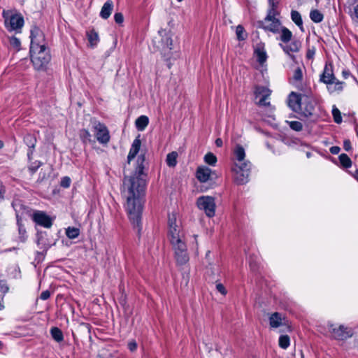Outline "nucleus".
Segmentation results:
<instances>
[{"mask_svg": "<svg viewBox=\"0 0 358 358\" xmlns=\"http://www.w3.org/2000/svg\"><path fill=\"white\" fill-rule=\"evenodd\" d=\"M289 127L296 131H301L303 129V124L299 121H287Z\"/></svg>", "mask_w": 358, "mask_h": 358, "instance_id": "nucleus-37", "label": "nucleus"}, {"mask_svg": "<svg viewBox=\"0 0 358 358\" xmlns=\"http://www.w3.org/2000/svg\"><path fill=\"white\" fill-rule=\"evenodd\" d=\"M235 162L231 167L234 174V179L236 184L243 185L249 181V176L251 169V164L245 161V152L244 148L236 145L234 150Z\"/></svg>", "mask_w": 358, "mask_h": 358, "instance_id": "nucleus-3", "label": "nucleus"}, {"mask_svg": "<svg viewBox=\"0 0 358 358\" xmlns=\"http://www.w3.org/2000/svg\"><path fill=\"white\" fill-rule=\"evenodd\" d=\"M145 161V155L141 154L137 158L134 173L129 177H125L123 182L122 194L127 201L126 210L138 232L141 230V215L146 187V174L144 173Z\"/></svg>", "mask_w": 358, "mask_h": 358, "instance_id": "nucleus-1", "label": "nucleus"}, {"mask_svg": "<svg viewBox=\"0 0 358 358\" xmlns=\"http://www.w3.org/2000/svg\"><path fill=\"white\" fill-rule=\"evenodd\" d=\"M299 111L304 117H308L313 115L315 111V101L312 97L305 96L302 100Z\"/></svg>", "mask_w": 358, "mask_h": 358, "instance_id": "nucleus-15", "label": "nucleus"}, {"mask_svg": "<svg viewBox=\"0 0 358 358\" xmlns=\"http://www.w3.org/2000/svg\"><path fill=\"white\" fill-rule=\"evenodd\" d=\"M292 20L299 27L301 31H303V21L301 14L296 10H292L291 12Z\"/></svg>", "mask_w": 358, "mask_h": 358, "instance_id": "nucleus-25", "label": "nucleus"}, {"mask_svg": "<svg viewBox=\"0 0 358 358\" xmlns=\"http://www.w3.org/2000/svg\"><path fill=\"white\" fill-rule=\"evenodd\" d=\"M303 99L301 95L294 92L288 96L287 103L289 107L294 112H299Z\"/></svg>", "mask_w": 358, "mask_h": 358, "instance_id": "nucleus-18", "label": "nucleus"}, {"mask_svg": "<svg viewBox=\"0 0 358 358\" xmlns=\"http://www.w3.org/2000/svg\"><path fill=\"white\" fill-rule=\"evenodd\" d=\"M338 159L341 166L343 168L348 169L352 166V160L346 154H341L338 157Z\"/></svg>", "mask_w": 358, "mask_h": 358, "instance_id": "nucleus-27", "label": "nucleus"}, {"mask_svg": "<svg viewBox=\"0 0 358 358\" xmlns=\"http://www.w3.org/2000/svg\"><path fill=\"white\" fill-rule=\"evenodd\" d=\"M330 152L333 155H338L341 151V148L338 146H332L329 149Z\"/></svg>", "mask_w": 358, "mask_h": 358, "instance_id": "nucleus-51", "label": "nucleus"}, {"mask_svg": "<svg viewBox=\"0 0 358 358\" xmlns=\"http://www.w3.org/2000/svg\"><path fill=\"white\" fill-rule=\"evenodd\" d=\"M114 20L116 23L121 24L124 20V17L122 13H117L114 15Z\"/></svg>", "mask_w": 358, "mask_h": 358, "instance_id": "nucleus-45", "label": "nucleus"}, {"mask_svg": "<svg viewBox=\"0 0 358 358\" xmlns=\"http://www.w3.org/2000/svg\"><path fill=\"white\" fill-rule=\"evenodd\" d=\"M255 94L256 99L259 97L257 104L259 106L267 107L268 116L273 117L274 108L271 106L270 102L267 101L271 94L270 90L264 86H257L255 87Z\"/></svg>", "mask_w": 358, "mask_h": 358, "instance_id": "nucleus-10", "label": "nucleus"}, {"mask_svg": "<svg viewBox=\"0 0 358 358\" xmlns=\"http://www.w3.org/2000/svg\"><path fill=\"white\" fill-rule=\"evenodd\" d=\"M24 141L27 144V145L29 148V149H33L35 147L36 139L34 136L31 134H27L24 138ZM32 150H30L28 152V155L29 156L32 154Z\"/></svg>", "mask_w": 358, "mask_h": 358, "instance_id": "nucleus-26", "label": "nucleus"}, {"mask_svg": "<svg viewBox=\"0 0 358 358\" xmlns=\"http://www.w3.org/2000/svg\"><path fill=\"white\" fill-rule=\"evenodd\" d=\"M343 148L345 151H350L352 150L351 142L349 139H346L344 141Z\"/></svg>", "mask_w": 358, "mask_h": 358, "instance_id": "nucleus-47", "label": "nucleus"}, {"mask_svg": "<svg viewBox=\"0 0 358 358\" xmlns=\"http://www.w3.org/2000/svg\"><path fill=\"white\" fill-rule=\"evenodd\" d=\"M278 14V11H268L266 17L264 20L259 22V27L266 31H271L274 34L279 33L280 34L281 29L284 27L281 26L280 21L275 17Z\"/></svg>", "mask_w": 358, "mask_h": 358, "instance_id": "nucleus-7", "label": "nucleus"}, {"mask_svg": "<svg viewBox=\"0 0 358 358\" xmlns=\"http://www.w3.org/2000/svg\"><path fill=\"white\" fill-rule=\"evenodd\" d=\"M334 83L336 84L334 89L331 90V87H329V90H330L331 92L334 91H336V90H338V91L342 90V89H343L342 84L343 83L341 82H339V81L336 82L335 81Z\"/></svg>", "mask_w": 358, "mask_h": 358, "instance_id": "nucleus-50", "label": "nucleus"}, {"mask_svg": "<svg viewBox=\"0 0 358 358\" xmlns=\"http://www.w3.org/2000/svg\"><path fill=\"white\" fill-rule=\"evenodd\" d=\"M80 137L81 138L83 139V141L84 142H86V141H90L91 139V134L90 133L86 130V129H83L81 131H80Z\"/></svg>", "mask_w": 358, "mask_h": 358, "instance_id": "nucleus-42", "label": "nucleus"}, {"mask_svg": "<svg viewBox=\"0 0 358 358\" xmlns=\"http://www.w3.org/2000/svg\"><path fill=\"white\" fill-rule=\"evenodd\" d=\"M17 224L18 227L19 240L20 241L24 243L27 238V231L25 227L22 223V220L20 217L18 213H16Z\"/></svg>", "mask_w": 358, "mask_h": 358, "instance_id": "nucleus-21", "label": "nucleus"}, {"mask_svg": "<svg viewBox=\"0 0 358 358\" xmlns=\"http://www.w3.org/2000/svg\"><path fill=\"white\" fill-rule=\"evenodd\" d=\"M32 219L37 224L45 228H50L52 225V219L43 211L35 212Z\"/></svg>", "mask_w": 358, "mask_h": 358, "instance_id": "nucleus-16", "label": "nucleus"}, {"mask_svg": "<svg viewBox=\"0 0 358 358\" xmlns=\"http://www.w3.org/2000/svg\"><path fill=\"white\" fill-rule=\"evenodd\" d=\"M71 182V178L68 176H64L61 179L60 185L64 188H68L70 187Z\"/></svg>", "mask_w": 358, "mask_h": 358, "instance_id": "nucleus-40", "label": "nucleus"}, {"mask_svg": "<svg viewBox=\"0 0 358 358\" xmlns=\"http://www.w3.org/2000/svg\"><path fill=\"white\" fill-rule=\"evenodd\" d=\"M3 146V143L1 141H0V149L2 148Z\"/></svg>", "mask_w": 358, "mask_h": 358, "instance_id": "nucleus-58", "label": "nucleus"}, {"mask_svg": "<svg viewBox=\"0 0 358 358\" xmlns=\"http://www.w3.org/2000/svg\"><path fill=\"white\" fill-rule=\"evenodd\" d=\"M2 346H3V343L0 341V349L1 348Z\"/></svg>", "mask_w": 358, "mask_h": 358, "instance_id": "nucleus-61", "label": "nucleus"}, {"mask_svg": "<svg viewBox=\"0 0 358 358\" xmlns=\"http://www.w3.org/2000/svg\"><path fill=\"white\" fill-rule=\"evenodd\" d=\"M113 8V3L112 1H107L101 8L100 16L103 19H108L111 14Z\"/></svg>", "mask_w": 358, "mask_h": 358, "instance_id": "nucleus-22", "label": "nucleus"}, {"mask_svg": "<svg viewBox=\"0 0 358 358\" xmlns=\"http://www.w3.org/2000/svg\"><path fill=\"white\" fill-rule=\"evenodd\" d=\"M66 235L70 239L76 238L80 235V229L76 227H69L66 229Z\"/></svg>", "mask_w": 358, "mask_h": 358, "instance_id": "nucleus-28", "label": "nucleus"}, {"mask_svg": "<svg viewBox=\"0 0 358 358\" xmlns=\"http://www.w3.org/2000/svg\"><path fill=\"white\" fill-rule=\"evenodd\" d=\"M50 334L52 338L57 343H60L64 340V336L62 330L58 327H52Z\"/></svg>", "mask_w": 358, "mask_h": 358, "instance_id": "nucleus-24", "label": "nucleus"}, {"mask_svg": "<svg viewBox=\"0 0 358 358\" xmlns=\"http://www.w3.org/2000/svg\"><path fill=\"white\" fill-rule=\"evenodd\" d=\"M196 177L201 182H206L213 181L217 178L216 173L207 166L198 167L196 172Z\"/></svg>", "mask_w": 358, "mask_h": 358, "instance_id": "nucleus-14", "label": "nucleus"}, {"mask_svg": "<svg viewBox=\"0 0 358 358\" xmlns=\"http://www.w3.org/2000/svg\"><path fill=\"white\" fill-rule=\"evenodd\" d=\"M38 244H40L41 243V238H38V241H37Z\"/></svg>", "mask_w": 358, "mask_h": 358, "instance_id": "nucleus-60", "label": "nucleus"}, {"mask_svg": "<svg viewBox=\"0 0 358 358\" xmlns=\"http://www.w3.org/2000/svg\"><path fill=\"white\" fill-rule=\"evenodd\" d=\"M168 236L174 250L175 258L178 265H184L189 261V255L185 243V235L180 222L176 220V214H169L168 217Z\"/></svg>", "mask_w": 358, "mask_h": 358, "instance_id": "nucleus-2", "label": "nucleus"}, {"mask_svg": "<svg viewBox=\"0 0 358 358\" xmlns=\"http://www.w3.org/2000/svg\"><path fill=\"white\" fill-rule=\"evenodd\" d=\"M31 60L35 69L44 71L49 64L51 56L47 46L30 48Z\"/></svg>", "mask_w": 358, "mask_h": 358, "instance_id": "nucleus-5", "label": "nucleus"}, {"mask_svg": "<svg viewBox=\"0 0 358 358\" xmlns=\"http://www.w3.org/2000/svg\"><path fill=\"white\" fill-rule=\"evenodd\" d=\"M332 115L334 117V120L336 123L340 124L342 122L341 113L339 109L336 106H333Z\"/></svg>", "mask_w": 358, "mask_h": 358, "instance_id": "nucleus-36", "label": "nucleus"}, {"mask_svg": "<svg viewBox=\"0 0 358 358\" xmlns=\"http://www.w3.org/2000/svg\"><path fill=\"white\" fill-rule=\"evenodd\" d=\"M349 173L358 182V169H357L354 173Z\"/></svg>", "mask_w": 358, "mask_h": 358, "instance_id": "nucleus-54", "label": "nucleus"}, {"mask_svg": "<svg viewBox=\"0 0 358 358\" xmlns=\"http://www.w3.org/2000/svg\"><path fill=\"white\" fill-rule=\"evenodd\" d=\"M40 166V164H38L36 167H31L30 168V170L34 173L35 172L37 169Z\"/></svg>", "mask_w": 358, "mask_h": 358, "instance_id": "nucleus-56", "label": "nucleus"}, {"mask_svg": "<svg viewBox=\"0 0 358 358\" xmlns=\"http://www.w3.org/2000/svg\"><path fill=\"white\" fill-rule=\"evenodd\" d=\"M217 157L216 156L212 153V152H208L204 156V162L210 166H215L217 163Z\"/></svg>", "mask_w": 358, "mask_h": 358, "instance_id": "nucleus-34", "label": "nucleus"}, {"mask_svg": "<svg viewBox=\"0 0 358 358\" xmlns=\"http://www.w3.org/2000/svg\"><path fill=\"white\" fill-rule=\"evenodd\" d=\"M351 17L354 22L358 24V3L353 7V11L351 13Z\"/></svg>", "mask_w": 358, "mask_h": 358, "instance_id": "nucleus-41", "label": "nucleus"}, {"mask_svg": "<svg viewBox=\"0 0 358 358\" xmlns=\"http://www.w3.org/2000/svg\"><path fill=\"white\" fill-rule=\"evenodd\" d=\"M268 3H269V6H270L268 11H271L272 10H273L274 11H277V10H276L277 6H278L277 0H268Z\"/></svg>", "mask_w": 358, "mask_h": 358, "instance_id": "nucleus-43", "label": "nucleus"}, {"mask_svg": "<svg viewBox=\"0 0 358 358\" xmlns=\"http://www.w3.org/2000/svg\"><path fill=\"white\" fill-rule=\"evenodd\" d=\"M303 78V72L301 68L298 67L295 69L292 78V83L297 85L298 83L301 82Z\"/></svg>", "mask_w": 358, "mask_h": 358, "instance_id": "nucleus-30", "label": "nucleus"}, {"mask_svg": "<svg viewBox=\"0 0 358 358\" xmlns=\"http://www.w3.org/2000/svg\"><path fill=\"white\" fill-rule=\"evenodd\" d=\"M177 1H179V2H180V1H182V0H177Z\"/></svg>", "mask_w": 358, "mask_h": 358, "instance_id": "nucleus-62", "label": "nucleus"}, {"mask_svg": "<svg viewBox=\"0 0 358 358\" xmlns=\"http://www.w3.org/2000/svg\"><path fill=\"white\" fill-rule=\"evenodd\" d=\"M343 74L345 75V77H346V76H348L349 73H345V71H343Z\"/></svg>", "mask_w": 358, "mask_h": 358, "instance_id": "nucleus-59", "label": "nucleus"}, {"mask_svg": "<svg viewBox=\"0 0 358 358\" xmlns=\"http://www.w3.org/2000/svg\"><path fill=\"white\" fill-rule=\"evenodd\" d=\"M279 39L281 41V43H279L280 47L292 60L294 61L295 56L293 53L299 51L301 46L300 41L292 39V31L286 27L281 29Z\"/></svg>", "mask_w": 358, "mask_h": 358, "instance_id": "nucleus-4", "label": "nucleus"}, {"mask_svg": "<svg viewBox=\"0 0 358 358\" xmlns=\"http://www.w3.org/2000/svg\"><path fill=\"white\" fill-rule=\"evenodd\" d=\"M159 34L161 38V45L158 48L161 49L164 54L166 55H168V52H170L172 49L173 41L169 33L166 32L165 30H162L159 31Z\"/></svg>", "mask_w": 358, "mask_h": 358, "instance_id": "nucleus-17", "label": "nucleus"}, {"mask_svg": "<svg viewBox=\"0 0 358 358\" xmlns=\"http://www.w3.org/2000/svg\"><path fill=\"white\" fill-rule=\"evenodd\" d=\"M315 54V49L313 48L312 49H308L306 52V57L309 59H312L314 57Z\"/></svg>", "mask_w": 358, "mask_h": 358, "instance_id": "nucleus-49", "label": "nucleus"}, {"mask_svg": "<svg viewBox=\"0 0 358 358\" xmlns=\"http://www.w3.org/2000/svg\"><path fill=\"white\" fill-rule=\"evenodd\" d=\"M269 325L272 329L281 328L280 331L287 332L291 331V327L286 317L280 313L275 312L268 317Z\"/></svg>", "mask_w": 358, "mask_h": 358, "instance_id": "nucleus-9", "label": "nucleus"}, {"mask_svg": "<svg viewBox=\"0 0 358 358\" xmlns=\"http://www.w3.org/2000/svg\"><path fill=\"white\" fill-rule=\"evenodd\" d=\"M10 45L17 50L20 48L21 42L19 38L12 36L9 38Z\"/></svg>", "mask_w": 358, "mask_h": 358, "instance_id": "nucleus-39", "label": "nucleus"}, {"mask_svg": "<svg viewBox=\"0 0 358 358\" xmlns=\"http://www.w3.org/2000/svg\"><path fill=\"white\" fill-rule=\"evenodd\" d=\"M128 348L131 352H134L137 349V343L134 340H131L128 343Z\"/></svg>", "mask_w": 358, "mask_h": 358, "instance_id": "nucleus-44", "label": "nucleus"}, {"mask_svg": "<svg viewBox=\"0 0 358 358\" xmlns=\"http://www.w3.org/2000/svg\"><path fill=\"white\" fill-rule=\"evenodd\" d=\"M215 145L217 147H222L223 145V141L221 138H218L215 140Z\"/></svg>", "mask_w": 358, "mask_h": 358, "instance_id": "nucleus-53", "label": "nucleus"}, {"mask_svg": "<svg viewBox=\"0 0 358 358\" xmlns=\"http://www.w3.org/2000/svg\"><path fill=\"white\" fill-rule=\"evenodd\" d=\"M31 45L30 48L36 47H45L46 42L43 32L37 27H34L31 29Z\"/></svg>", "mask_w": 358, "mask_h": 358, "instance_id": "nucleus-12", "label": "nucleus"}, {"mask_svg": "<svg viewBox=\"0 0 358 358\" xmlns=\"http://www.w3.org/2000/svg\"><path fill=\"white\" fill-rule=\"evenodd\" d=\"M196 206L204 212L208 217H213L215 215L216 204L215 198L210 196H201L196 199Z\"/></svg>", "mask_w": 358, "mask_h": 358, "instance_id": "nucleus-8", "label": "nucleus"}, {"mask_svg": "<svg viewBox=\"0 0 358 358\" xmlns=\"http://www.w3.org/2000/svg\"><path fill=\"white\" fill-rule=\"evenodd\" d=\"M336 78L334 76L332 66L331 65L326 64L323 71L322 74L320 76V81L331 85L335 83Z\"/></svg>", "mask_w": 358, "mask_h": 358, "instance_id": "nucleus-19", "label": "nucleus"}, {"mask_svg": "<svg viewBox=\"0 0 358 358\" xmlns=\"http://www.w3.org/2000/svg\"><path fill=\"white\" fill-rule=\"evenodd\" d=\"M149 123V119L145 115H141L136 120V127L138 131H143Z\"/></svg>", "mask_w": 358, "mask_h": 358, "instance_id": "nucleus-23", "label": "nucleus"}, {"mask_svg": "<svg viewBox=\"0 0 358 358\" xmlns=\"http://www.w3.org/2000/svg\"><path fill=\"white\" fill-rule=\"evenodd\" d=\"M178 154L176 152L169 153L166 157V164L170 167H173L177 164Z\"/></svg>", "mask_w": 358, "mask_h": 358, "instance_id": "nucleus-31", "label": "nucleus"}, {"mask_svg": "<svg viewBox=\"0 0 358 358\" xmlns=\"http://www.w3.org/2000/svg\"><path fill=\"white\" fill-rule=\"evenodd\" d=\"M290 344V339L287 335H282L279 338V346L282 349H287Z\"/></svg>", "mask_w": 358, "mask_h": 358, "instance_id": "nucleus-35", "label": "nucleus"}, {"mask_svg": "<svg viewBox=\"0 0 358 358\" xmlns=\"http://www.w3.org/2000/svg\"><path fill=\"white\" fill-rule=\"evenodd\" d=\"M327 328L332 336L339 341H344L352 336V332L343 325H336L331 322L327 323Z\"/></svg>", "mask_w": 358, "mask_h": 358, "instance_id": "nucleus-11", "label": "nucleus"}, {"mask_svg": "<svg viewBox=\"0 0 358 358\" xmlns=\"http://www.w3.org/2000/svg\"><path fill=\"white\" fill-rule=\"evenodd\" d=\"M310 17L315 23L321 22L323 20V15L318 10L310 11Z\"/></svg>", "mask_w": 358, "mask_h": 358, "instance_id": "nucleus-33", "label": "nucleus"}, {"mask_svg": "<svg viewBox=\"0 0 358 358\" xmlns=\"http://www.w3.org/2000/svg\"><path fill=\"white\" fill-rule=\"evenodd\" d=\"M250 266L252 270H255L257 268L256 264L252 262V259H250Z\"/></svg>", "mask_w": 358, "mask_h": 358, "instance_id": "nucleus-55", "label": "nucleus"}, {"mask_svg": "<svg viewBox=\"0 0 358 358\" xmlns=\"http://www.w3.org/2000/svg\"><path fill=\"white\" fill-rule=\"evenodd\" d=\"M94 135L96 140L101 144H106L110 141L109 131L106 125L98 122L94 125Z\"/></svg>", "mask_w": 358, "mask_h": 358, "instance_id": "nucleus-13", "label": "nucleus"}, {"mask_svg": "<svg viewBox=\"0 0 358 358\" xmlns=\"http://www.w3.org/2000/svg\"><path fill=\"white\" fill-rule=\"evenodd\" d=\"M87 37H88V41L92 47L96 45V44L99 42V36L96 31H94V30L89 31L87 33Z\"/></svg>", "mask_w": 358, "mask_h": 358, "instance_id": "nucleus-32", "label": "nucleus"}, {"mask_svg": "<svg viewBox=\"0 0 358 358\" xmlns=\"http://www.w3.org/2000/svg\"><path fill=\"white\" fill-rule=\"evenodd\" d=\"M3 17L4 18L5 27L8 31L21 32L24 22L21 14L13 13L11 10H3Z\"/></svg>", "mask_w": 358, "mask_h": 358, "instance_id": "nucleus-6", "label": "nucleus"}, {"mask_svg": "<svg viewBox=\"0 0 358 358\" xmlns=\"http://www.w3.org/2000/svg\"><path fill=\"white\" fill-rule=\"evenodd\" d=\"M141 142L138 138H136L133 141L131 148L129 150L128 156H127V162L130 163V162L134 159L140 150Z\"/></svg>", "mask_w": 358, "mask_h": 358, "instance_id": "nucleus-20", "label": "nucleus"}, {"mask_svg": "<svg viewBox=\"0 0 358 358\" xmlns=\"http://www.w3.org/2000/svg\"><path fill=\"white\" fill-rule=\"evenodd\" d=\"M236 34L237 39L238 41H244L247 38L248 34L244 29V27L239 24L236 28Z\"/></svg>", "mask_w": 358, "mask_h": 358, "instance_id": "nucleus-29", "label": "nucleus"}, {"mask_svg": "<svg viewBox=\"0 0 358 358\" xmlns=\"http://www.w3.org/2000/svg\"><path fill=\"white\" fill-rule=\"evenodd\" d=\"M50 292L49 290H45L43 292H41V295H40V299H42V300H47L50 298Z\"/></svg>", "mask_w": 358, "mask_h": 358, "instance_id": "nucleus-48", "label": "nucleus"}, {"mask_svg": "<svg viewBox=\"0 0 358 358\" xmlns=\"http://www.w3.org/2000/svg\"><path fill=\"white\" fill-rule=\"evenodd\" d=\"M255 52H256L257 61L259 63L263 64L264 62H266L267 55H266V53L265 51H264L262 50H256Z\"/></svg>", "mask_w": 358, "mask_h": 358, "instance_id": "nucleus-38", "label": "nucleus"}, {"mask_svg": "<svg viewBox=\"0 0 358 358\" xmlns=\"http://www.w3.org/2000/svg\"><path fill=\"white\" fill-rule=\"evenodd\" d=\"M306 155L307 158H310L312 156V153L310 152H306Z\"/></svg>", "mask_w": 358, "mask_h": 358, "instance_id": "nucleus-57", "label": "nucleus"}, {"mask_svg": "<svg viewBox=\"0 0 358 358\" xmlns=\"http://www.w3.org/2000/svg\"><path fill=\"white\" fill-rule=\"evenodd\" d=\"M6 190L2 182L0 181V199H3Z\"/></svg>", "mask_w": 358, "mask_h": 358, "instance_id": "nucleus-52", "label": "nucleus"}, {"mask_svg": "<svg viewBox=\"0 0 358 358\" xmlns=\"http://www.w3.org/2000/svg\"><path fill=\"white\" fill-rule=\"evenodd\" d=\"M216 289L222 295H226L227 290H226L225 287H224V285L222 283H217L216 284Z\"/></svg>", "mask_w": 358, "mask_h": 358, "instance_id": "nucleus-46", "label": "nucleus"}]
</instances>
